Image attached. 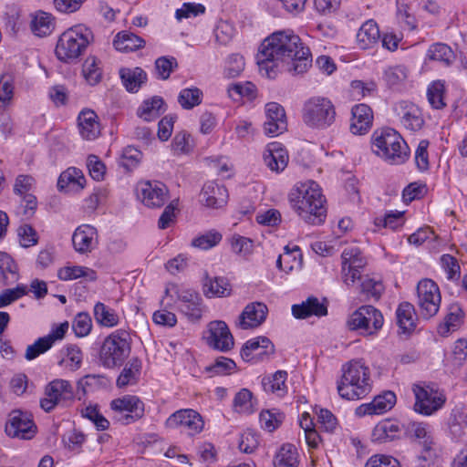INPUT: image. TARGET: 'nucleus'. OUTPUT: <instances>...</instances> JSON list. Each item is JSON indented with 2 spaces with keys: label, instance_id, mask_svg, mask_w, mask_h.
I'll use <instances>...</instances> for the list:
<instances>
[{
  "label": "nucleus",
  "instance_id": "obj_1",
  "mask_svg": "<svg viewBox=\"0 0 467 467\" xmlns=\"http://www.w3.org/2000/svg\"><path fill=\"white\" fill-rule=\"evenodd\" d=\"M256 58L260 73L269 78H275L279 69L303 74L312 62L310 49L289 28L275 31L265 38Z\"/></svg>",
  "mask_w": 467,
  "mask_h": 467
},
{
  "label": "nucleus",
  "instance_id": "obj_2",
  "mask_svg": "<svg viewBox=\"0 0 467 467\" xmlns=\"http://www.w3.org/2000/svg\"><path fill=\"white\" fill-rule=\"evenodd\" d=\"M292 210L305 223L322 224L327 217L326 197L320 185L312 180L296 182L288 193Z\"/></svg>",
  "mask_w": 467,
  "mask_h": 467
},
{
  "label": "nucleus",
  "instance_id": "obj_3",
  "mask_svg": "<svg viewBox=\"0 0 467 467\" xmlns=\"http://www.w3.org/2000/svg\"><path fill=\"white\" fill-rule=\"evenodd\" d=\"M370 369L361 359H352L341 367L337 381L338 395L347 400H357L371 391Z\"/></svg>",
  "mask_w": 467,
  "mask_h": 467
},
{
  "label": "nucleus",
  "instance_id": "obj_4",
  "mask_svg": "<svg viewBox=\"0 0 467 467\" xmlns=\"http://www.w3.org/2000/svg\"><path fill=\"white\" fill-rule=\"evenodd\" d=\"M372 151L391 164L405 162L410 154V149L401 135L391 128L376 130L371 136Z\"/></svg>",
  "mask_w": 467,
  "mask_h": 467
},
{
  "label": "nucleus",
  "instance_id": "obj_5",
  "mask_svg": "<svg viewBox=\"0 0 467 467\" xmlns=\"http://www.w3.org/2000/svg\"><path fill=\"white\" fill-rule=\"evenodd\" d=\"M161 304L171 308L177 302L178 308L189 320L199 321L205 311L201 296L192 289L185 288L175 283H169L165 287Z\"/></svg>",
  "mask_w": 467,
  "mask_h": 467
},
{
  "label": "nucleus",
  "instance_id": "obj_6",
  "mask_svg": "<svg viewBox=\"0 0 467 467\" xmlns=\"http://www.w3.org/2000/svg\"><path fill=\"white\" fill-rule=\"evenodd\" d=\"M93 39L91 30L85 25H75L64 31L57 43V57L66 63L76 61Z\"/></svg>",
  "mask_w": 467,
  "mask_h": 467
},
{
  "label": "nucleus",
  "instance_id": "obj_7",
  "mask_svg": "<svg viewBox=\"0 0 467 467\" xmlns=\"http://www.w3.org/2000/svg\"><path fill=\"white\" fill-rule=\"evenodd\" d=\"M336 116V108L327 97L313 96L303 104L302 120L308 128L326 130L333 125Z\"/></svg>",
  "mask_w": 467,
  "mask_h": 467
},
{
  "label": "nucleus",
  "instance_id": "obj_8",
  "mask_svg": "<svg viewBox=\"0 0 467 467\" xmlns=\"http://www.w3.org/2000/svg\"><path fill=\"white\" fill-rule=\"evenodd\" d=\"M130 353V334L118 329L109 335L101 347L100 359L108 368L121 365Z\"/></svg>",
  "mask_w": 467,
  "mask_h": 467
},
{
  "label": "nucleus",
  "instance_id": "obj_9",
  "mask_svg": "<svg viewBox=\"0 0 467 467\" xmlns=\"http://www.w3.org/2000/svg\"><path fill=\"white\" fill-rule=\"evenodd\" d=\"M384 324L379 310L372 306H362L349 315L347 326L350 330L358 331L362 336L376 335Z\"/></svg>",
  "mask_w": 467,
  "mask_h": 467
},
{
  "label": "nucleus",
  "instance_id": "obj_10",
  "mask_svg": "<svg viewBox=\"0 0 467 467\" xmlns=\"http://www.w3.org/2000/svg\"><path fill=\"white\" fill-rule=\"evenodd\" d=\"M417 305L425 318L434 317L440 309L441 295L438 285L430 278L421 279L416 288Z\"/></svg>",
  "mask_w": 467,
  "mask_h": 467
},
{
  "label": "nucleus",
  "instance_id": "obj_11",
  "mask_svg": "<svg viewBox=\"0 0 467 467\" xmlns=\"http://www.w3.org/2000/svg\"><path fill=\"white\" fill-rule=\"evenodd\" d=\"M413 393L415 396L414 410L424 416L434 414L446 402L443 391L431 386L415 385Z\"/></svg>",
  "mask_w": 467,
  "mask_h": 467
},
{
  "label": "nucleus",
  "instance_id": "obj_12",
  "mask_svg": "<svg viewBox=\"0 0 467 467\" xmlns=\"http://www.w3.org/2000/svg\"><path fill=\"white\" fill-rule=\"evenodd\" d=\"M113 419L121 424H130L144 414V404L135 395H124L114 399L110 402Z\"/></svg>",
  "mask_w": 467,
  "mask_h": 467
},
{
  "label": "nucleus",
  "instance_id": "obj_13",
  "mask_svg": "<svg viewBox=\"0 0 467 467\" xmlns=\"http://www.w3.org/2000/svg\"><path fill=\"white\" fill-rule=\"evenodd\" d=\"M169 429H180L188 436L193 437L200 434L204 429V420L202 415L192 409L176 410L165 421Z\"/></svg>",
  "mask_w": 467,
  "mask_h": 467
},
{
  "label": "nucleus",
  "instance_id": "obj_14",
  "mask_svg": "<svg viewBox=\"0 0 467 467\" xmlns=\"http://www.w3.org/2000/svg\"><path fill=\"white\" fill-rule=\"evenodd\" d=\"M367 262L359 248L347 247L341 254V278L348 286L353 285L361 279Z\"/></svg>",
  "mask_w": 467,
  "mask_h": 467
},
{
  "label": "nucleus",
  "instance_id": "obj_15",
  "mask_svg": "<svg viewBox=\"0 0 467 467\" xmlns=\"http://www.w3.org/2000/svg\"><path fill=\"white\" fill-rule=\"evenodd\" d=\"M74 396L72 384L63 379L50 381L45 389V397L40 400L41 408L48 412L61 402L69 400Z\"/></svg>",
  "mask_w": 467,
  "mask_h": 467
},
{
  "label": "nucleus",
  "instance_id": "obj_16",
  "mask_svg": "<svg viewBox=\"0 0 467 467\" xmlns=\"http://www.w3.org/2000/svg\"><path fill=\"white\" fill-rule=\"evenodd\" d=\"M168 189L159 181H143L136 186L138 200L149 208H160L167 201Z\"/></svg>",
  "mask_w": 467,
  "mask_h": 467
},
{
  "label": "nucleus",
  "instance_id": "obj_17",
  "mask_svg": "<svg viewBox=\"0 0 467 467\" xmlns=\"http://www.w3.org/2000/svg\"><path fill=\"white\" fill-rule=\"evenodd\" d=\"M5 432L9 437L21 440L32 439L36 427L33 421L32 415L21 410H13L9 414L8 421L5 425Z\"/></svg>",
  "mask_w": 467,
  "mask_h": 467
},
{
  "label": "nucleus",
  "instance_id": "obj_18",
  "mask_svg": "<svg viewBox=\"0 0 467 467\" xmlns=\"http://www.w3.org/2000/svg\"><path fill=\"white\" fill-rule=\"evenodd\" d=\"M265 116L263 130L267 137H277L287 130L285 110L279 103H266L265 106Z\"/></svg>",
  "mask_w": 467,
  "mask_h": 467
},
{
  "label": "nucleus",
  "instance_id": "obj_19",
  "mask_svg": "<svg viewBox=\"0 0 467 467\" xmlns=\"http://www.w3.org/2000/svg\"><path fill=\"white\" fill-rule=\"evenodd\" d=\"M207 344L214 349L226 352L234 345V337L224 321L214 320L207 325Z\"/></svg>",
  "mask_w": 467,
  "mask_h": 467
},
{
  "label": "nucleus",
  "instance_id": "obj_20",
  "mask_svg": "<svg viewBox=\"0 0 467 467\" xmlns=\"http://www.w3.org/2000/svg\"><path fill=\"white\" fill-rule=\"evenodd\" d=\"M268 307L263 302H251L247 304L239 315L235 325L243 330L255 329L266 320Z\"/></svg>",
  "mask_w": 467,
  "mask_h": 467
},
{
  "label": "nucleus",
  "instance_id": "obj_21",
  "mask_svg": "<svg viewBox=\"0 0 467 467\" xmlns=\"http://www.w3.org/2000/svg\"><path fill=\"white\" fill-rule=\"evenodd\" d=\"M274 353V345L271 340L259 336L247 340L242 349L241 356L247 362H257Z\"/></svg>",
  "mask_w": 467,
  "mask_h": 467
},
{
  "label": "nucleus",
  "instance_id": "obj_22",
  "mask_svg": "<svg viewBox=\"0 0 467 467\" xmlns=\"http://www.w3.org/2000/svg\"><path fill=\"white\" fill-rule=\"evenodd\" d=\"M75 251L81 254L91 253L99 244L97 229L90 224H81L76 228L72 235Z\"/></svg>",
  "mask_w": 467,
  "mask_h": 467
},
{
  "label": "nucleus",
  "instance_id": "obj_23",
  "mask_svg": "<svg viewBox=\"0 0 467 467\" xmlns=\"http://www.w3.org/2000/svg\"><path fill=\"white\" fill-rule=\"evenodd\" d=\"M396 395L392 391H385L376 396L370 402L363 403L356 409L359 417L367 415H380L390 410L396 404Z\"/></svg>",
  "mask_w": 467,
  "mask_h": 467
},
{
  "label": "nucleus",
  "instance_id": "obj_24",
  "mask_svg": "<svg viewBox=\"0 0 467 467\" xmlns=\"http://www.w3.org/2000/svg\"><path fill=\"white\" fill-rule=\"evenodd\" d=\"M395 112L402 126L407 130H420L424 124L421 110L415 104L408 101H400L395 106Z\"/></svg>",
  "mask_w": 467,
  "mask_h": 467
},
{
  "label": "nucleus",
  "instance_id": "obj_25",
  "mask_svg": "<svg viewBox=\"0 0 467 467\" xmlns=\"http://www.w3.org/2000/svg\"><path fill=\"white\" fill-rule=\"evenodd\" d=\"M264 163L276 173L283 171L288 163V153L283 145L277 141L266 145L263 152Z\"/></svg>",
  "mask_w": 467,
  "mask_h": 467
},
{
  "label": "nucleus",
  "instance_id": "obj_26",
  "mask_svg": "<svg viewBox=\"0 0 467 467\" xmlns=\"http://www.w3.org/2000/svg\"><path fill=\"white\" fill-rule=\"evenodd\" d=\"M228 197L227 189L214 181L205 182L201 192L202 202L205 206L213 209L225 206Z\"/></svg>",
  "mask_w": 467,
  "mask_h": 467
},
{
  "label": "nucleus",
  "instance_id": "obj_27",
  "mask_svg": "<svg viewBox=\"0 0 467 467\" xmlns=\"http://www.w3.org/2000/svg\"><path fill=\"white\" fill-rule=\"evenodd\" d=\"M78 129L83 140H94L99 138L101 124L97 113L89 109H82L78 116Z\"/></svg>",
  "mask_w": 467,
  "mask_h": 467
},
{
  "label": "nucleus",
  "instance_id": "obj_28",
  "mask_svg": "<svg viewBox=\"0 0 467 467\" xmlns=\"http://www.w3.org/2000/svg\"><path fill=\"white\" fill-rule=\"evenodd\" d=\"M406 222L404 211L388 210L375 215L372 219V232L379 233L383 229L390 231L400 230Z\"/></svg>",
  "mask_w": 467,
  "mask_h": 467
},
{
  "label": "nucleus",
  "instance_id": "obj_29",
  "mask_svg": "<svg viewBox=\"0 0 467 467\" xmlns=\"http://www.w3.org/2000/svg\"><path fill=\"white\" fill-rule=\"evenodd\" d=\"M350 131L355 135L368 133L373 123L372 109L366 104H358L352 108Z\"/></svg>",
  "mask_w": 467,
  "mask_h": 467
},
{
  "label": "nucleus",
  "instance_id": "obj_30",
  "mask_svg": "<svg viewBox=\"0 0 467 467\" xmlns=\"http://www.w3.org/2000/svg\"><path fill=\"white\" fill-rule=\"evenodd\" d=\"M406 425L397 420L386 419L379 421L372 431V440L383 443L399 439Z\"/></svg>",
  "mask_w": 467,
  "mask_h": 467
},
{
  "label": "nucleus",
  "instance_id": "obj_31",
  "mask_svg": "<svg viewBox=\"0 0 467 467\" xmlns=\"http://www.w3.org/2000/svg\"><path fill=\"white\" fill-rule=\"evenodd\" d=\"M447 425L453 441H461L467 437V409L463 405L455 406L451 411Z\"/></svg>",
  "mask_w": 467,
  "mask_h": 467
},
{
  "label": "nucleus",
  "instance_id": "obj_32",
  "mask_svg": "<svg viewBox=\"0 0 467 467\" xmlns=\"http://www.w3.org/2000/svg\"><path fill=\"white\" fill-rule=\"evenodd\" d=\"M276 267L285 275L300 271L303 266V254L297 245L285 246L284 253L276 259Z\"/></svg>",
  "mask_w": 467,
  "mask_h": 467
},
{
  "label": "nucleus",
  "instance_id": "obj_33",
  "mask_svg": "<svg viewBox=\"0 0 467 467\" xmlns=\"http://www.w3.org/2000/svg\"><path fill=\"white\" fill-rule=\"evenodd\" d=\"M292 314L297 319H305L310 317H321L327 314V305L320 299L310 296L300 304L292 306Z\"/></svg>",
  "mask_w": 467,
  "mask_h": 467
},
{
  "label": "nucleus",
  "instance_id": "obj_34",
  "mask_svg": "<svg viewBox=\"0 0 467 467\" xmlns=\"http://www.w3.org/2000/svg\"><path fill=\"white\" fill-rule=\"evenodd\" d=\"M380 31L378 24L372 20H367L359 27L356 41L360 49H372L376 47L380 40Z\"/></svg>",
  "mask_w": 467,
  "mask_h": 467
},
{
  "label": "nucleus",
  "instance_id": "obj_35",
  "mask_svg": "<svg viewBox=\"0 0 467 467\" xmlns=\"http://www.w3.org/2000/svg\"><path fill=\"white\" fill-rule=\"evenodd\" d=\"M405 432L410 439L418 443L419 447L437 442L433 429L427 422L410 421L406 425Z\"/></svg>",
  "mask_w": 467,
  "mask_h": 467
},
{
  "label": "nucleus",
  "instance_id": "obj_36",
  "mask_svg": "<svg viewBox=\"0 0 467 467\" xmlns=\"http://www.w3.org/2000/svg\"><path fill=\"white\" fill-rule=\"evenodd\" d=\"M87 180L81 170L69 167L64 171L57 180V188L60 191L80 192L86 187Z\"/></svg>",
  "mask_w": 467,
  "mask_h": 467
},
{
  "label": "nucleus",
  "instance_id": "obj_37",
  "mask_svg": "<svg viewBox=\"0 0 467 467\" xmlns=\"http://www.w3.org/2000/svg\"><path fill=\"white\" fill-rule=\"evenodd\" d=\"M202 292L207 298L228 297L232 295V285L225 277L207 275L202 283Z\"/></svg>",
  "mask_w": 467,
  "mask_h": 467
},
{
  "label": "nucleus",
  "instance_id": "obj_38",
  "mask_svg": "<svg viewBox=\"0 0 467 467\" xmlns=\"http://www.w3.org/2000/svg\"><path fill=\"white\" fill-rule=\"evenodd\" d=\"M83 361V353L76 345L62 348L57 353V365L65 371L78 370Z\"/></svg>",
  "mask_w": 467,
  "mask_h": 467
},
{
  "label": "nucleus",
  "instance_id": "obj_39",
  "mask_svg": "<svg viewBox=\"0 0 467 467\" xmlns=\"http://www.w3.org/2000/svg\"><path fill=\"white\" fill-rule=\"evenodd\" d=\"M166 110L163 99L153 96L142 101L137 110V115L145 121H152Z\"/></svg>",
  "mask_w": 467,
  "mask_h": 467
},
{
  "label": "nucleus",
  "instance_id": "obj_40",
  "mask_svg": "<svg viewBox=\"0 0 467 467\" xmlns=\"http://www.w3.org/2000/svg\"><path fill=\"white\" fill-rule=\"evenodd\" d=\"M57 275L61 281H72L78 278H84L87 281H95L98 278L96 271L92 268L70 264L60 267L57 270Z\"/></svg>",
  "mask_w": 467,
  "mask_h": 467
},
{
  "label": "nucleus",
  "instance_id": "obj_41",
  "mask_svg": "<svg viewBox=\"0 0 467 467\" xmlns=\"http://www.w3.org/2000/svg\"><path fill=\"white\" fill-rule=\"evenodd\" d=\"M257 401L253 392L246 388L239 389L233 400V410L243 415H250L256 410Z\"/></svg>",
  "mask_w": 467,
  "mask_h": 467
},
{
  "label": "nucleus",
  "instance_id": "obj_42",
  "mask_svg": "<svg viewBox=\"0 0 467 467\" xmlns=\"http://www.w3.org/2000/svg\"><path fill=\"white\" fill-rule=\"evenodd\" d=\"M227 93L234 102L253 101L257 97V88L250 81L235 82L228 86Z\"/></svg>",
  "mask_w": 467,
  "mask_h": 467
},
{
  "label": "nucleus",
  "instance_id": "obj_43",
  "mask_svg": "<svg viewBox=\"0 0 467 467\" xmlns=\"http://www.w3.org/2000/svg\"><path fill=\"white\" fill-rule=\"evenodd\" d=\"M299 453L296 447L291 443H285L276 451L273 464L274 467H298Z\"/></svg>",
  "mask_w": 467,
  "mask_h": 467
},
{
  "label": "nucleus",
  "instance_id": "obj_44",
  "mask_svg": "<svg viewBox=\"0 0 467 467\" xmlns=\"http://www.w3.org/2000/svg\"><path fill=\"white\" fill-rule=\"evenodd\" d=\"M397 324L403 333H410L416 327L417 316L409 302L400 303L396 310Z\"/></svg>",
  "mask_w": 467,
  "mask_h": 467
},
{
  "label": "nucleus",
  "instance_id": "obj_45",
  "mask_svg": "<svg viewBox=\"0 0 467 467\" xmlns=\"http://www.w3.org/2000/svg\"><path fill=\"white\" fill-rule=\"evenodd\" d=\"M30 27L34 35L47 36L55 29V19L51 14L38 11L32 15Z\"/></svg>",
  "mask_w": 467,
  "mask_h": 467
},
{
  "label": "nucleus",
  "instance_id": "obj_46",
  "mask_svg": "<svg viewBox=\"0 0 467 467\" xmlns=\"http://www.w3.org/2000/svg\"><path fill=\"white\" fill-rule=\"evenodd\" d=\"M119 76L127 91L131 93L137 92L147 80V74L140 67L121 68Z\"/></svg>",
  "mask_w": 467,
  "mask_h": 467
},
{
  "label": "nucleus",
  "instance_id": "obj_47",
  "mask_svg": "<svg viewBox=\"0 0 467 467\" xmlns=\"http://www.w3.org/2000/svg\"><path fill=\"white\" fill-rule=\"evenodd\" d=\"M441 446L438 442L420 447L415 458L417 467H437L441 458Z\"/></svg>",
  "mask_w": 467,
  "mask_h": 467
},
{
  "label": "nucleus",
  "instance_id": "obj_48",
  "mask_svg": "<svg viewBox=\"0 0 467 467\" xmlns=\"http://www.w3.org/2000/svg\"><path fill=\"white\" fill-rule=\"evenodd\" d=\"M454 59V53L451 48L443 43H435L427 50L425 57V65L430 62H438L444 66H449Z\"/></svg>",
  "mask_w": 467,
  "mask_h": 467
},
{
  "label": "nucleus",
  "instance_id": "obj_49",
  "mask_svg": "<svg viewBox=\"0 0 467 467\" xmlns=\"http://www.w3.org/2000/svg\"><path fill=\"white\" fill-rule=\"evenodd\" d=\"M93 312L96 322L102 327H114L119 323V316L116 310L104 303L95 304Z\"/></svg>",
  "mask_w": 467,
  "mask_h": 467
},
{
  "label": "nucleus",
  "instance_id": "obj_50",
  "mask_svg": "<svg viewBox=\"0 0 467 467\" xmlns=\"http://www.w3.org/2000/svg\"><path fill=\"white\" fill-rule=\"evenodd\" d=\"M144 43L142 38L128 31L119 33L113 41L115 48L121 52L135 51L142 47Z\"/></svg>",
  "mask_w": 467,
  "mask_h": 467
},
{
  "label": "nucleus",
  "instance_id": "obj_51",
  "mask_svg": "<svg viewBox=\"0 0 467 467\" xmlns=\"http://www.w3.org/2000/svg\"><path fill=\"white\" fill-rule=\"evenodd\" d=\"M141 369V362L138 358H132L124 367L117 379V386L124 388L137 383Z\"/></svg>",
  "mask_w": 467,
  "mask_h": 467
},
{
  "label": "nucleus",
  "instance_id": "obj_52",
  "mask_svg": "<svg viewBox=\"0 0 467 467\" xmlns=\"http://www.w3.org/2000/svg\"><path fill=\"white\" fill-rule=\"evenodd\" d=\"M284 420V413L275 408L263 410L259 414L260 426L268 432H273L278 429Z\"/></svg>",
  "mask_w": 467,
  "mask_h": 467
},
{
  "label": "nucleus",
  "instance_id": "obj_53",
  "mask_svg": "<svg viewBox=\"0 0 467 467\" xmlns=\"http://www.w3.org/2000/svg\"><path fill=\"white\" fill-rule=\"evenodd\" d=\"M286 379L285 371H276L272 377L264 379V389L277 397H284L287 392Z\"/></svg>",
  "mask_w": 467,
  "mask_h": 467
},
{
  "label": "nucleus",
  "instance_id": "obj_54",
  "mask_svg": "<svg viewBox=\"0 0 467 467\" xmlns=\"http://www.w3.org/2000/svg\"><path fill=\"white\" fill-rule=\"evenodd\" d=\"M194 148V140L192 135L185 131L177 132L172 139L171 149L173 155L190 154Z\"/></svg>",
  "mask_w": 467,
  "mask_h": 467
},
{
  "label": "nucleus",
  "instance_id": "obj_55",
  "mask_svg": "<svg viewBox=\"0 0 467 467\" xmlns=\"http://www.w3.org/2000/svg\"><path fill=\"white\" fill-rule=\"evenodd\" d=\"M0 275L5 285L18 279V268L14 259L6 253L0 252Z\"/></svg>",
  "mask_w": 467,
  "mask_h": 467
},
{
  "label": "nucleus",
  "instance_id": "obj_56",
  "mask_svg": "<svg viewBox=\"0 0 467 467\" xmlns=\"http://www.w3.org/2000/svg\"><path fill=\"white\" fill-rule=\"evenodd\" d=\"M202 91L195 87L182 88L178 96V102L184 109H192L202 101Z\"/></svg>",
  "mask_w": 467,
  "mask_h": 467
},
{
  "label": "nucleus",
  "instance_id": "obj_57",
  "mask_svg": "<svg viewBox=\"0 0 467 467\" xmlns=\"http://www.w3.org/2000/svg\"><path fill=\"white\" fill-rule=\"evenodd\" d=\"M223 239V234L217 230H210L192 240V246L206 251L218 245Z\"/></svg>",
  "mask_w": 467,
  "mask_h": 467
},
{
  "label": "nucleus",
  "instance_id": "obj_58",
  "mask_svg": "<svg viewBox=\"0 0 467 467\" xmlns=\"http://www.w3.org/2000/svg\"><path fill=\"white\" fill-rule=\"evenodd\" d=\"M237 31L234 25L227 20L217 22L213 34L215 40L220 45H228L235 36Z\"/></svg>",
  "mask_w": 467,
  "mask_h": 467
},
{
  "label": "nucleus",
  "instance_id": "obj_59",
  "mask_svg": "<svg viewBox=\"0 0 467 467\" xmlns=\"http://www.w3.org/2000/svg\"><path fill=\"white\" fill-rule=\"evenodd\" d=\"M228 242L232 252L239 256L247 257L253 253L254 244L248 237L240 234H233L228 239Z\"/></svg>",
  "mask_w": 467,
  "mask_h": 467
},
{
  "label": "nucleus",
  "instance_id": "obj_60",
  "mask_svg": "<svg viewBox=\"0 0 467 467\" xmlns=\"http://www.w3.org/2000/svg\"><path fill=\"white\" fill-rule=\"evenodd\" d=\"M463 313L459 306H452L445 317L444 322L439 327L442 335L457 330L462 323Z\"/></svg>",
  "mask_w": 467,
  "mask_h": 467
},
{
  "label": "nucleus",
  "instance_id": "obj_61",
  "mask_svg": "<svg viewBox=\"0 0 467 467\" xmlns=\"http://www.w3.org/2000/svg\"><path fill=\"white\" fill-rule=\"evenodd\" d=\"M444 84L437 80L431 83L427 89L428 101L433 109H442L446 104L444 101Z\"/></svg>",
  "mask_w": 467,
  "mask_h": 467
},
{
  "label": "nucleus",
  "instance_id": "obj_62",
  "mask_svg": "<svg viewBox=\"0 0 467 467\" xmlns=\"http://www.w3.org/2000/svg\"><path fill=\"white\" fill-rule=\"evenodd\" d=\"M440 265L450 281H458L461 276V267L455 257L451 254H442L440 258Z\"/></svg>",
  "mask_w": 467,
  "mask_h": 467
},
{
  "label": "nucleus",
  "instance_id": "obj_63",
  "mask_svg": "<svg viewBox=\"0 0 467 467\" xmlns=\"http://www.w3.org/2000/svg\"><path fill=\"white\" fill-rule=\"evenodd\" d=\"M236 364L225 357L217 358L213 364L206 368L211 376L230 375L234 372Z\"/></svg>",
  "mask_w": 467,
  "mask_h": 467
},
{
  "label": "nucleus",
  "instance_id": "obj_64",
  "mask_svg": "<svg viewBox=\"0 0 467 467\" xmlns=\"http://www.w3.org/2000/svg\"><path fill=\"white\" fill-rule=\"evenodd\" d=\"M244 58L239 54L229 56L225 61L223 74L228 78H234L241 75L244 69Z\"/></svg>",
  "mask_w": 467,
  "mask_h": 467
}]
</instances>
